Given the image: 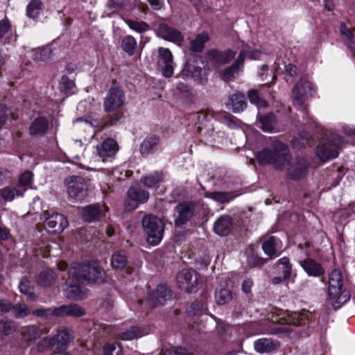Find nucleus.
Returning <instances> with one entry per match:
<instances>
[{
    "label": "nucleus",
    "mask_w": 355,
    "mask_h": 355,
    "mask_svg": "<svg viewBox=\"0 0 355 355\" xmlns=\"http://www.w3.org/2000/svg\"><path fill=\"white\" fill-rule=\"evenodd\" d=\"M149 198V193L140 187H132L127 192L125 207L128 211L137 209L140 204L146 202Z\"/></svg>",
    "instance_id": "9"
},
{
    "label": "nucleus",
    "mask_w": 355,
    "mask_h": 355,
    "mask_svg": "<svg viewBox=\"0 0 355 355\" xmlns=\"http://www.w3.org/2000/svg\"><path fill=\"white\" fill-rule=\"evenodd\" d=\"M340 31L342 35L347 37V45L352 51H355V28L351 31L347 26L342 24L340 27Z\"/></svg>",
    "instance_id": "40"
},
{
    "label": "nucleus",
    "mask_w": 355,
    "mask_h": 355,
    "mask_svg": "<svg viewBox=\"0 0 355 355\" xmlns=\"http://www.w3.org/2000/svg\"><path fill=\"white\" fill-rule=\"evenodd\" d=\"M48 128V121L44 117L36 119L30 126V133L33 136L44 135Z\"/></svg>",
    "instance_id": "31"
},
{
    "label": "nucleus",
    "mask_w": 355,
    "mask_h": 355,
    "mask_svg": "<svg viewBox=\"0 0 355 355\" xmlns=\"http://www.w3.org/2000/svg\"><path fill=\"white\" fill-rule=\"evenodd\" d=\"M159 138L156 135L147 137L141 144L140 153L143 156H147L157 148Z\"/></svg>",
    "instance_id": "28"
},
{
    "label": "nucleus",
    "mask_w": 355,
    "mask_h": 355,
    "mask_svg": "<svg viewBox=\"0 0 355 355\" xmlns=\"http://www.w3.org/2000/svg\"><path fill=\"white\" fill-rule=\"evenodd\" d=\"M300 264L309 276L318 277L322 275L324 272L320 263L311 259L301 261Z\"/></svg>",
    "instance_id": "27"
},
{
    "label": "nucleus",
    "mask_w": 355,
    "mask_h": 355,
    "mask_svg": "<svg viewBox=\"0 0 355 355\" xmlns=\"http://www.w3.org/2000/svg\"><path fill=\"white\" fill-rule=\"evenodd\" d=\"M162 175L158 172L144 176L141 178V182L146 187H152L162 181Z\"/></svg>",
    "instance_id": "43"
},
{
    "label": "nucleus",
    "mask_w": 355,
    "mask_h": 355,
    "mask_svg": "<svg viewBox=\"0 0 355 355\" xmlns=\"http://www.w3.org/2000/svg\"><path fill=\"white\" fill-rule=\"evenodd\" d=\"M291 271H292V266H286L285 268H284L282 272H283L284 279H287L291 277Z\"/></svg>",
    "instance_id": "62"
},
{
    "label": "nucleus",
    "mask_w": 355,
    "mask_h": 355,
    "mask_svg": "<svg viewBox=\"0 0 355 355\" xmlns=\"http://www.w3.org/2000/svg\"><path fill=\"white\" fill-rule=\"evenodd\" d=\"M16 330L15 323L10 320H0V331L4 335L8 336L12 334Z\"/></svg>",
    "instance_id": "49"
},
{
    "label": "nucleus",
    "mask_w": 355,
    "mask_h": 355,
    "mask_svg": "<svg viewBox=\"0 0 355 355\" xmlns=\"http://www.w3.org/2000/svg\"><path fill=\"white\" fill-rule=\"evenodd\" d=\"M315 92L313 85L306 78H301L292 90V101L294 106L300 110H306L305 101L313 96Z\"/></svg>",
    "instance_id": "6"
},
{
    "label": "nucleus",
    "mask_w": 355,
    "mask_h": 355,
    "mask_svg": "<svg viewBox=\"0 0 355 355\" xmlns=\"http://www.w3.org/2000/svg\"><path fill=\"white\" fill-rule=\"evenodd\" d=\"M247 101L243 94L236 92L230 96L227 107L233 112H240L246 107Z\"/></svg>",
    "instance_id": "25"
},
{
    "label": "nucleus",
    "mask_w": 355,
    "mask_h": 355,
    "mask_svg": "<svg viewBox=\"0 0 355 355\" xmlns=\"http://www.w3.org/2000/svg\"><path fill=\"white\" fill-rule=\"evenodd\" d=\"M169 296L170 291L166 286L164 285H159L154 292L149 294L147 300L151 306L156 307L163 304Z\"/></svg>",
    "instance_id": "22"
},
{
    "label": "nucleus",
    "mask_w": 355,
    "mask_h": 355,
    "mask_svg": "<svg viewBox=\"0 0 355 355\" xmlns=\"http://www.w3.org/2000/svg\"><path fill=\"white\" fill-rule=\"evenodd\" d=\"M260 128L265 132H271L275 124V116L273 114H268L259 119Z\"/></svg>",
    "instance_id": "38"
},
{
    "label": "nucleus",
    "mask_w": 355,
    "mask_h": 355,
    "mask_svg": "<svg viewBox=\"0 0 355 355\" xmlns=\"http://www.w3.org/2000/svg\"><path fill=\"white\" fill-rule=\"evenodd\" d=\"M51 50L49 48L42 49L40 53V60H44L50 58Z\"/></svg>",
    "instance_id": "60"
},
{
    "label": "nucleus",
    "mask_w": 355,
    "mask_h": 355,
    "mask_svg": "<svg viewBox=\"0 0 355 355\" xmlns=\"http://www.w3.org/2000/svg\"><path fill=\"white\" fill-rule=\"evenodd\" d=\"M55 279V275L53 270H46L40 272L38 282L40 284L46 286L51 284Z\"/></svg>",
    "instance_id": "46"
},
{
    "label": "nucleus",
    "mask_w": 355,
    "mask_h": 355,
    "mask_svg": "<svg viewBox=\"0 0 355 355\" xmlns=\"http://www.w3.org/2000/svg\"><path fill=\"white\" fill-rule=\"evenodd\" d=\"M107 211L105 205H91L82 209L83 218L87 222L99 220Z\"/></svg>",
    "instance_id": "18"
},
{
    "label": "nucleus",
    "mask_w": 355,
    "mask_h": 355,
    "mask_svg": "<svg viewBox=\"0 0 355 355\" xmlns=\"http://www.w3.org/2000/svg\"><path fill=\"white\" fill-rule=\"evenodd\" d=\"M278 263L279 265L283 266L284 268L286 266H291V264L290 263L289 259L287 257H283L278 260Z\"/></svg>",
    "instance_id": "64"
},
{
    "label": "nucleus",
    "mask_w": 355,
    "mask_h": 355,
    "mask_svg": "<svg viewBox=\"0 0 355 355\" xmlns=\"http://www.w3.org/2000/svg\"><path fill=\"white\" fill-rule=\"evenodd\" d=\"M142 336L141 329L138 327H132L130 329L119 334L118 338L122 340H132Z\"/></svg>",
    "instance_id": "36"
},
{
    "label": "nucleus",
    "mask_w": 355,
    "mask_h": 355,
    "mask_svg": "<svg viewBox=\"0 0 355 355\" xmlns=\"http://www.w3.org/2000/svg\"><path fill=\"white\" fill-rule=\"evenodd\" d=\"M329 295L338 304H343L350 299L349 291L343 288V278L340 270H333L329 278Z\"/></svg>",
    "instance_id": "5"
},
{
    "label": "nucleus",
    "mask_w": 355,
    "mask_h": 355,
    "mask_svg": "<svg viewBox=\"0 0 355 355\" xmlns=\"http://www.w3.org/2000/svg\"><path fill=\"white\" fill-rule=\"evenodd\" d=\"M52 314L58 317L73 316L79 318L83 316L85 314V311L79 305L71 304L54 308L52 311Z\"/></svg>",
    "instance_id": "17"
},
{
    "label": "nucleus",
    "mask_w": 355,
    "mask_h": 355,
    "mask_svg": "<svg viewBox=\"0 0 355 355\" xmlns=\"http://www.w3.org/2000/svg\"><path fill=\"white\" fill-rule=\"evenodd\" d=\"M52 311L53 309H36L35 311H33V313L35 315H37V316H49V315H53L52 314Z\"/></svg>",
    "instance_id": "57"
},
{
    "label": "nucleus",
    "mask_w": 355,
    "mask_h": 355,
    "mask_svg": "<svg viewBox=\"0 0 355 355\" xmlns=\"http://www.w3.org/2000/svg\"><path fill=\"white\" fill-rule=\"evenodd\" d=\"M253 286V282L251 279L247 278L242 282V291L245 294L251 293L252 287Z\"/></svg>",
    "instance_id": "55"
},
{
    "label": "nucleus",
    "mask_w": 355,
    "mask_h": 355,
    "mask_svg": "<svg viewBox=\"0 0 355 355\" xmlns=\"http://www.w3.org/2000/svg\"><path fill=\"white\" fill-rule=\"evenodd\" d=\"M285 73L291 78H294L297 75V68L295 65L288 64L285 66Z\"/></svg>",
    "instance_id": "56"
},
{
    "label": "nucleus",
    "mask_w": 355,
    "mask_h": 355,
    "mask_svg": "<svg viewBox=\"0 0 355 355\" xmlns=\"http://www.w3.org/2000/svg\"><path fill=\"white\" fill-rule=\"evenodd\" d=\"M194 207L192 203L184 202L178 205L175 209V223L178 226L185 224L193 215Z\"/></svg>",
    "instance_id": "15"
},
{
    "label": "nucleus",
    "mask_w": 355,
    "mask_h": 355,
    "mask_svg": "<svg viewBox=\"0 0 355 355\" xmlns=\"http://www.w3.org/2000/svg\"><path fill=\"white\" fill-rule=\"evenodd\" d=\"M45 226L54 233H60L68 226V220L62 214L54 213L45 220Z\"/></svg>",
    "instance_id": "16"
},
{
    "label": "nucleus",
    "mask_w": 355,
    "mask_h": 355,
    "mask_svg": "<svg viewBox=\"0 0 355 355\" xmlns=\"http://www.w3.org/2000/svg\"><path fill=\"white\" fill-rule=\"evenodd\" d=\"M83 149L84 148L83 142L80 140H75L70 146L69 154L72 156V157L75 159H79L80 157V155L75 154V150H76L78 153H83Z\"/></svg>",
    "instance_id": "50"
},
{
    "label": "nucleus",
    "mask_w": 355,
    "mask_h": 355,
    "mask_svg": "<svg viewBox=\"0 0 355 355\" xmlns=\"http://www.w3.org/2000/svg\"><path fill=\"white\" fill-rule=\"evenodd\" d=\"M256 158L260 165H272L275 168L280 171L289 165L288 149L278 140L272 141L270 147L257 152Z\"/></svg>",
    "instance_id": "1"
},
{
    "label": "nucleus",
    "mask_w": 355,
    "mask_h": 355,
    "mask_svg": "<svg viewBox=\"0 0 355 355\" xmlns=\"http://www.w3.org/2000/svg\"><path fill=\"white\" fill-rule=\"evenodd\" d=\"M277 341H273L270 338H261L254 343V349L259 353H267L276 349L279 347Z\"/></svg>",
    "instance_id": "30"
},
{
    "label": "nucleus",
    "mask_w": 355,
    "mask_h": 355,
    "mask_svg": "<svg viewBox=\"0 0 355 355\" xmlns=\"http://www.w3.org/2000/svg\"><path fill=\"white\" fill-rule=\"evenodd\" d=\"M19 287L20 292L26 295L29 299L34 300L36 297L33 292V284L28 278H22Z\"/></svg>",
    "instance_id": "34"
},
{
    "label": "nucleus",
    "mask_w": 355,
    "mask_h": 355,
    "mask_svg": "<svg viewBox=\"0 0 355 355\" xmlns=\"http://www.w3.org/2000/svg\"><path fill=\"white\" fill-rule=\"evenodd\" d=\"M279 240L273 236H266L263 239L262 249L264 253L270 257H276L279 255Z\"/></svg>",
    "instance_id": "26"
},
{
    "label": "nucleus",
    "mask_w": 355,
    "mask_h": 355,
    "mask_svg": "<svg viewBox=\"0 0 355 355\" xmlns=\"http://www.w3.org/2000/svg\"><path fill=\"white\" fill-rule=\"evenodd\" d=\"M2 198L6 201H12L16 196H21L22 192L15 188L6 187L1 191Z\"/></svg>",
    "instance_id": "47"
},
{
    "label": "nucleus",
    "mask_w": 355,
    "mask_h": 355,
    "mask_svg": "<svg viewBox=\"0 0 355 355\" xmlns=\"http://www.w3.org/2000/svg\"><path fill=\"white\" fill-rule=\"evenodd\" d=\"M150 4L155 10H159L162 7V3L160 0H148Z\"/></svg>",
    "instance_id": "63"
},
{
    "label": "nucleus",
    "mask_w": 355,
    "mask_h": 355,
    "mask_svg": "<svg viewBox=\"0 0 355 355\" xmlns=\"http://www.w3.org/2000/svg\"><path fill=\"white\" fill-rule=\"evenodd\" d=\"M121 347L115 343H107L103 347V355H122Z\"/></svg>",
    "instance_id": "48"
},
{
    "label": "nucleus",
    "mask_w": 355,
    "mask_h": 355,
    "mask_svg": "<svg viewBox=\"0 0 355 355\" xmlns=\"http://www.w3.org/2000/svg\"><path fill=\"white\" fill-rule=\"evenodd\" d=\"M142 226L147 234V241L153 245H158L164 232L162 220L152 214L146 215L142 219Z\"/></svg>",
    "instance_id": "4"
},
{
    "label": "nucleus",
    "mask_w": 355,
    "mask_h": 355,
    "mask_svg": "<svg viewBox=\"0 0 355 355\" xmlns=\"http://www.w3.org/2000/svg\"><path fill=\"white\" fill-rule=\"evenodd\" d=\"M157 34L163 39L178 44H180L184 39L181 32L164 24L159 25Z\"/></svg>",
    "instance_id": "20"
},
{
    "label": "nucleus",
    "mask_w": 355,
    "mask_h": 355,
    "mask_svg": "<svg viewBox=\"0 0 355 355\" xmlns=\"http://www.w3.org/2000/svg\"><path fill=\"white\" fill-rule=\"evenodd\" d=\"M137 45V41L132 35L125 36L121 41L122 49L129 55L135 54Z\"/></svg>",
    "instance_id": "33"
},
{
    "label": "nucleus",
    "mask_w": 355,
    "mask_h": 355,
    "mask_svg": "<svg viewBox=\"0 0 355 355\" xmlns=\"http://www.w3.org/2000/svg\"><path fill=\"white\" fill-rule=\"evenodd\" d=\"M67 193L71 198L80 201L87 196L85 180L78 176H71L67 180Z\"/></svg>",
    "instance_id": "10"
},
{
    "label": "nucleus",
    "mask_w": 355,
    "mask_h": 355,
    "mask_svg": "<svg viewBox=\"0 0 355 355\" xmlns=\"http://www.w3.org/2000/svg\"><path fill=\"white\" fill-rule=\"evenodd\" d=\"M125 103V95L123 90L118 86H113L107 91L103 99V108L105 112L114 113L109 118L107 123L115 125L123 116L121 111Z\"/></svg>",
    "instance_id": "2"
},
{
    "label": "nucleus",
    "mask_w": 355,
    "mask_h": 355,
    "mask_svg": "<svg viewBox=\"0 0 355 355\" xmlns=\"http://www.w3.org/2000/svg\"><path fill=\"white\" fill-rule=\"evenodd\" d=\"M157 64L159 70L164 77L170 78L173 75L175 64L172 53L168 49L163 47L158 49Z\"/></svg>",
    "instance_id": "8"
},
{
    "label": "nucleus",
    "mask_w": 355,
    "mask_h": 355,
    "mask_svg": "<svg viewBox=\"0 0 355 355\" xmlns=\"http://www.w3.org/2000/svg\"><path fill=\"white\" fill-rule=\"evenodd\" d=\"M10 116V112L4 105L0 104V128L4 125Z\"/></svg>",
    "instance_id": "52"
},
{
    "label": "nucleus",
    "mask_w": 355,
    "mask_h": 355,
    "mask_svg": "<svg viewBox=\"0 0 355 355\" xmlns=\"http://www.w3.org/2000/svg\"><path fill=\"white\" fill-rule=\"evenodd\" d=\"M20 332L22 340L27 343L35 340L43 334L42 329L36 326H27L22 327Z\"/></svg>",
    "instance_id": "29"
},
{
    "label": "nucleus",
    "mask_w": 355,
    "mask_h": 355,
    "mask_svg": "<svg viewBox=\"0 0 355 355\" xmlns=\"http://www.w3.org/2000/svg\"><path fill=\"white\" fill-rule=\"evenodd\" d=\"M246 53L245 50H241L237 59L234 64L227 67L223 73V78L225 80H233L235 78V74H238L243 67L244 62V55Z\"/></svg>",
    "instance_id": "23"
},
{
    "label": "nucleus",
    "mask_w": 355,
    "mask_h": 355,
    "mask_svg": "<svg viewBox=\"0 0 355 355\" xmlns=\"http://www.w3.org/2000/svg\"><path fill=\"white\" fill-rule=\"evenodd\" d=\"M11 308V304L8 301L0 299V312H8Z\"/></svg>",
    "instance_id": "58"
},
{
    "label": "nucleus",
    "mask_w": 355,
    "mask_h": 355,
    "mask_svg": "<svg viewBox=\"0 0 355 355\" xmlns=\"http://www.w3.org/2000/svg\"><path fill=\"white\" fill-rule=\"evenodd\" d=\"M233 228V222L230 216L224 215L219 217L214 224V232L220 236H226L230 234Z\"/></svg>",
    "instance_id": "21"
},
{
    "label": "nucleus",
    "mask_w": 355,
    "mask_h": 355,
    "mask_svg": "<svg viewBox=\"0 0 355 355\" xmlns=\"http://www.w3.org/2000/svg\"><path fill=\"white\" fill-rule=\"evenodd\" d=\"M342 138L338 135H334L327 142L320 145L317 148V155L322 161L334 159L338 157V148L343 146Z\"/></svg>",
    "instance_id": "7"
},
{
    "label": "nucleus",
    "mask_w": 355,
    "mask_h": 355,
    "mask_svg": "<svg viewBox=\"0 0 355 355\" xmlns=\"http://www.w3.org/2000/svg\"><path fill=\"white\" fill-rule=\"evenodd\" d=\"M42 3L40 0H32L26 8V13L28 17L37 18L42 10Z\"/></svg>",
    "instance_id": "37"
},
{
    "label": "nucleus",
    "mask_w": 355,
    "mask_h": 355,
    "mask_svg": "<svg viewBox=\"0 0 355 355\" xmlns=\"http://www.w3.org/2000/svg\"><path fill=\"white\" fill-rule=\"evenodd\" d=\"M248 96L250 101L259 107H266L267 103L265 100L260 98L258 92L255 89L249 90Z\"/></svg>",
    "instance_id": "45"
},
{
    "label": "nucleus",
    "mask_w": 355,
    "mask_h": 355,
    "mask_svg": "<svg viewBox=\"0 0 355 355\" xmlns=\"http://www.w3.org/2000/svg\"><path fill=\"white\" fill-rule=\"evenodd\" d=\"M11 25L7 19L0 20V39L9 31Z\"/></svg>",
    "instance_id": "54"
},
{
    "label": "nucleus",
    "mask_w": 355,
    "mask_h": 355,
    "mask_svg": "<svg viewBox=\"0 0 355 355\" xmlns=\"http://www.w3.org/2000/svg\"><path fill=\"white\" fill-rule=\"evenodd\" d=\"M126 24L129 28L137 33H141L149 29V26L144 21H139L132 19H126Z\"/></svg>",
    "instance_id": "44"
},
{
    "label": "nucleus",
    "mask_w": 355,
    "mask_h": 355,
    "mask_svg": "<svg viewBox=\"0 0 355 355\" xmlns=\"http://www.w3.org/2000/svg\"><path fill=\"white\" fill-rule=\"evenodd\" d=\"M9 232L6 227L0 226V239L6 240L8 238Z\"/></svg>",
    "instance_id": "61"
},
{
    "label": "nucleus",
    "mask_w": 355,
    "mask_h": 355,
    "mask_svg": "<svg viewBox=\"0 0 355 355\" xmlns=\"http://www.w3.org/2000/svg\"><path fill=\"white\" fill-rule=\"evenodd\" d=\"M127 263V258L123 252H117L112 255L111 264L115 269H123Z\"/></svg>",
    "instance_id": "39"
},
{
    "label": "nucleus",
    "mask_w": 355,
    "mask_h": 355,
    "mask_svg": "<svg viewBox=\"0 0 355 355\" xmlns=\"http://www.w3.org/2000/svg\"><path fill=\"white\" fill-rule=\"evenodd\" d=\"M12 314L16 318H23L30 315L31 311L28 307L23 303H17L12 308Z\"/></svg>",
    "instance_id": "42"
},
{
    "label": "nucleus",
    "mask_w": 355,
    "mask_h": 355,
    "mask_svg": "<svg viewBox=\"0 0 355 355\" xmlns=\"http://www.w3.org/2000/svg\"><path fill=\"white\" fill-rule=\"evenodd\" d=\"M68 274L73 278V282L75 277H78V281L88 283H101L105 280V271L94 261L83 266H73Z\"/></svg>",
    "instance_id": "3"
},
{
    "label": "nucleus",
    "mask_w": 355,
    "mask_h": 355,
    "mask_svg": "<svg viewBox=\"0 0 355 355\" xmlns=\"http://www.w3.org/2000/svg\"><path fill=\"white\" fill-rule=\"evenodd\" d=\"M71 338L67 329L58 331L56 336L51 338H44L42 343L46 346L52 347L55 352L64 350L70 343Z\"/></svg>",
    "instance_id": "11"
},
{
    "label": "nucleus",
    "mask_w": 355,
    "mask_h": 355,
    "mask_svg": "<svg viewBox=\"0 0 355 355\" xmlns=\"http://www.w3.org/2000/svg\"><path fill=\"white\" fill-rule=\"evenodd\" d=\"M242 50L246 51L244 58L248 56L249 58L252 60L259 59L262 54L261 51L257 49L250 51L249 46H245Z\"/></svg>",
    "instance_id": "53"
},
{
    "label": "nucleus",
    "mask_w": 355,
    "mask_h": 355,
    "mask_svg": "<svg viewBox=\"0 0 355 355\" xmlns=\"http://www.w3.org/2000/svg\"><path fill=\"white\" fill-rule=\"evenodd\" d=\"M236 52L228 49L225 51L211 50L208 52V58L218 64H225L229 63L236 55Z\"/></svg>",
    "instance_id": "24"
},
{
    "label": "nucleus",
    "mask_w": 355,
    "mask_h": 355,
    "mask_svg": "<svg viewBox=\"0 0 355 355\" xmlns=\"http://www.w3.org/2000/svg\"><path fill=\"white\" fill-rule=\"evenodd\" d=\"M307 313L303 312V313H294V318L297 319V322H293L294 324L295 325H300L302 322V321L306 318Z\"/></svg>",
    "instance_id": "59"
},
{
    "label": "nucleus",
    "mask_w": 355,
    "mask_h": 355,
    "mask_svg": "<svg viewBox=\"0 0 355 355\" xmlns=\"http://www.w3.org/2000/svg\"><path fill=\"white\" fill-rule=\"evenodd\" d=\"M33 174L30 171H25L19 178V184L20 187H27L31 184L32 182Z\"/></svg>",
    "instance_id": "51"
},
{
    "label": "nucleus",
    "mask_w": 355,
    "mask_h": 355,
    "mask_svg": "<svg viewBox=\"0 0 355 355\" xmlns=\"http://www.w3.org/2000/svg\"><path fill=\"white\" fill-rule=\"evenodd\" d=\"M60 90L65 94H71L75 92V83L67 76H63L59 83Z\"/></svg>",
    "instance_id": "35"
},
{
    "label": "nucleus",
    "mask_w": 355,
    "mask_h": 355,
    "mask_svg": "<svg viewBox=\"0 0 355 355\" xmlns=\"http://www.w3.org/2000/svg\"><path fill=\"white\" fill-rule=\"evenodd\" d=\"M209 39L207 33H202L198 35L196 38L191 42V49L194 52H201L204 49V44Z\"/></svg>",
    "instance_id": "32"
},
{
    "label": "nucleus",
    "mask_w": 355,
    "mask_h": 355,
    "mask_svg": "<svg viewBox=\"0 0 355 355\" xmlns=\"http://www.w3.org/2000/svg\"><path fill=\"white\" fill-rule=\"evenodd\" d=\"M215 297L218 304H224L233 299V293L228 289L221 288L216 292Z\"/></svg>",
    "instance_id": "41"
},
{
    "label": "nucleus",
    "mask_w": 355,
    "mask_h": 355,
    "mask_svg": "<svg viewBox=\"0 0 355 355\" xmlns=\"http://www.w3.org/2000/svg\"><path fill=\"white\" fill-rule=\"evenodd\" d=\"M78 277H75L74 281L69 275L67 280V288L64 289L65 295L72 300L83 299L87 295V290L81 287L79 284L83 282L78 281Z\"/></svg>",
    "instance_id": "14"
},
{
    "label": "nucleus",
    "mask_w": 355,
    "mask_h": 355,
    "mask_svg": "<svg viewBox=\"0 0 355 355\" xmlns=\"http://www.w3.org/2000/svg\"><path fill=\"white\" fill-rule=\"evenodd\" d=\"M197 273L195 272V279L193 280L192 272L188 269H183L177 275V282L180 288L187 293L196 292L198 286Z\"/></svg>",
    "instance_id": "12"
},
{
    "label": "nucleus",
    "mask_w": 355,
    "mask_h": 355,
    "mask_svg": "<svg viewBox=\"0 0 355 355\" xmlns=\"http://www.w3.org/2000/svg\"><path fill=\"white\" fill-rule=\"evenodd\" d=\"M119 150V146L116 141L111 138L107 139L101 144L96 146L97 154L103 162L109 158L114 157Z\"/></svg>",
    "instance_id": "13"
},
{
    "label": "nucleus",
    "mask_w": 355,
    "mask_h": 355,
    "mask_svg": "<svg viewBox=\"0 0 355 355\" xmlns=\"http://www.w3.org/2000/svg\"><path fill=\"white\" fill-rule=\"evenodd\" d=\"M286 171L287 175L293 179L297 180L304 175L306 171V165L303 159H296L291 161V155H289V165L286 166Z\"/></svg>",
    "instance_id": "19"
}]
</instances>
